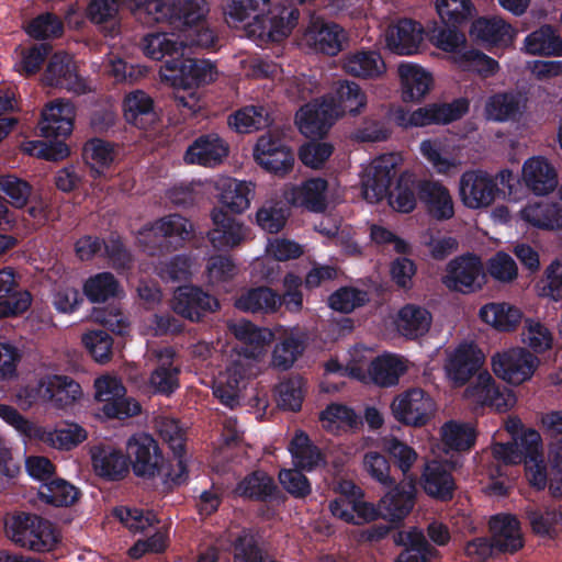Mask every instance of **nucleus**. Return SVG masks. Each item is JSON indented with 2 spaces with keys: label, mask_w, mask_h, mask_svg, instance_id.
Here are the masks:
<instances>
[{
  "label": "nucleus",
  "mask_w": 562,
  "mask_h": 562,
  "mask_svg": "<svg viewBox=\"0 0 562 562\" xmlns=\"http://www.w3.org/2000/svg\"><path fill=\"white\" fill-rule=\"evenodd\" d=\"M347 41V33L334 22L312 15L302 34V43L315 52L337 55Z\"/></svg>",
  "instance_id": "6ab92c4d"
},
{
  "label": "nucleus",
  "mask_w": 562,
  "mask_h": 562,
  "mask_svg": "<svg viewBox=\"0 0 562 562\" xmlns=\"http://www.w3.org/2000/svg\"><path fill=\"white\" fill-rule=\"evenodd\" d=\"M223 13L229 26L260 45L286 38L300 18L297 9L272 7L270 0H223Z\"/></svg>",
  "instance_id": "f257e3e1"
},
{
  "label": "nucleus",
  "mask_w": 562,
  "mask_h": 562,
  "mask_svg": "<svg viewBox=\"0 0 562 562\" xmlns=\"http://www.w3.org/2000/svg\"><path fill=\"white\" fill-rule=\"evenodd\" d=\"M521 179L524 184L539 196L550 194L558 187V172L542 156H533L524 162Z\"/></svg>",
  "instance_id": "7c9ffc66"
},
{
  "label": "nucleus",
  "mask_w": 562,
  "mask_h": 562,
  "mask_svg": "<svg viewBox=\"0 0 562 562\" xmlns=\"http://www.w3.org/2000/svg\"><path fill=\"white\" fill-rule=\"evenodd\" d=\"M233 547L234 562H274L258 544L256 537L247 530L228 535Z\"/></svg>",
  "instance_id": "bf43d9fd"
},
{
  "label": "nucleus",
  "mask_w": 562,
  "mask_h": 562,
  "mask_svg": "<svg viewBox=\"0 0 562 562\" xmlns=\"http://www.w3.org/2000/svg\"><path fill=\"white\" fill-rule=\"evenodd\" d=\"M45 402L57 411H69L83 398L79 382L65 374L44 375Z\"/></svg>",
  "instance_id": "bb28decb"
},
{
  "label": "nucleus",
  "mask_w": 562,
  "mask_h": 562,
  "mask_svg": "<svg viewBox=\"0 0 562 562\" xmlns=\"http://www.w3.org/2000/svg\"><path fill=\"white\" fill-rule=\"evenodd\" d=\"M213 228L209 232V240L215 249H233L250 239V228L241 221L228 215L223 209L211 211Z\"/></svg>",
  "instance_id": "412c9836"
},
{
  "label": "nucleus",
  "mask_w": 562,
  "mask_h": 562,
  "mask_svg": "<svg viewBox=\"0 0 562 562\" xmlns=\"http://www.w3.org/2000/svg\"><path fill=\"white\" fill-rule=\"evenodd\" d=\"M126 453L137 476L148 479L162 476L166 481L175 483L182 482L187 476V472L180 469L177 473H172L165 467L158 443L147 434L132 436L126 443Z\"/></svg>",
  "instance_id": "0eeeda50"
},
{
  "label": "nucleus",
  "mask_w": 562,
  "mask_h": 562,
  "mask_svg": "<svg viewBox=\"0 0 562 562\" xmlns=\"http://www.w3.org/2000/svg\"><path fill=\"white\" fill-rule=\"evenodd\" d=\"M536 291L540 297L553 302L562 300V255L555 257L546 267L541 279L536 284Z\"/></svg>",
  "instance_id": "774afa93"
},
{
  "label": "nucleus",
  "mask_w": 562,
  "mask_h": 562,
  "mask_svg": "<svg viewBox=\"0 0 562 562\" xmlns=\"http://www.w3.org/2000/svg\"><path fill=\"white\" fill-rule=\"evenodd\" d=\"M459 150L446 138L425 139L419 145L422 156L440 175H447L461 166Z\"/></svg>",
  "instance_id": "f704fd0d"
},
{
  "label": "nucleus",
  "mask_w": 562,
  "mask_h": 562,
  "mask_svg": "<svg viewBox=\"0 0 562 562\" xmlns=\"http://www.w3.org/2000/svg\"><path fill=\"white\" fill-rule=\"evenodd\" d=\"M419 198L427 214L436 221H448L454 216V200L450 190L440 181H423Z\"/></svg>",
  "instance_id": "72a5a7b5"
},
{
  "label": "nucleus",
  "mask_w": 562,
  "mask_h": 562,
  "mask_svg": "<svg viewBox=\"0 0 562 562\" xmlns=\"http://www.w3.org/2000/svg\"><path fill=\"white\" fill-rule=\"evenodd\" d=\"M541 437L536 430H527L521 438L510 443H495L494 458L504 464H517L524 459L526 476L533 487L542 490L547 485V470L541 453Z\"/></svg>",
  "instance_id": "20e7f679"
},
{
  "label": "nucleus",
  "mask_w": 562,
  "mask_h": 562,
  "mask_svg": "<svg viewBox=\"0 0 562 562\" xmlns=\"http://www.w3.org/2000/svg\"><path fill=\"white\" fill-rule=\"evenodd\" d=\"M125 120L139 128L155 120L154 100L143 90H134L125 95L123 101Z\"/></svg>",
  "instance_id": "6e6d98bb"
},
{
  "label": "nucleus",
  "mask_w": 562,
  "mask_h": 562,
  "mask_svg": "<svg viewBox=\"0 0 562 562\" xmlns=\"http://www.w3.org/2000/svg\"><path fill=\"white\" fill-rule=\"evenodd\" d=\"M220 204L235 214L246 212L256 195V183L232 177H222L215 182Z\"/></svg>",
  "instance_id": "393cba45"
},
{
  "label": "nucleus",
  "mask_w": 562,
  "mask_h": 562,
  "mask_svg": "<svg viewBox=\"0 0 562 562\" xmlns=\"http://www.w3.org/2000/svg\"><path fill=\"white\" fill-rule=\"evenodd\" d=\"M490 529L492 544L495 550L515 552L524 544L520 524L518 519L510 514H501L492 517L490 520Z\"/></svg>",
  "instance_id": "e433bc0d"
},
{
  "label": "nucleus",
  "mask_w": 562,
  "mask_h": 562,
  "mask_svg": "<svg viewBox=\"0 0 562 562\" xmlns=\"http://www.w3.org/2000/svg\"><path fill=\"white\" fill-rule=\"evenodd\" d=\"M228 329L236 339L245 345L238 351L256 361L265 355L267 346L273 339V334L269 329L259 328L246 319L231 322Z\"/></svg>",
  "instance_id": "473e14b6"
},
{
  "label": "nucleus",
  "mask_w": 562,
  "mask_h": 562,
  "mask_svg": "<svg viewBox=\"0 0 562 562\" xmlns=\"http://www.w3.org/2000/svg\"><path fill=\"white\" fill-rule=\"evenodd\" d=\"M257 361L249 359L239 351H233L226 360L213 384L214 395L226 406L237 404L240 392L250 379L257 374Z\"/></svg>",
  "instance_id": "1a4fd4ad"
},
{
  "label": "nucleus",
  "mask_w": 562,
  "mask_h": 562,
  "mask_svg": "<svg viewBox=\"0 0 562 562\" xmlns=\"http://www.w3.org/2000/svg\"><path fill=\"white\" fill-rule=\"evenodd\" d=\"M155 427L173 451L178 468L182 470V472H187L186 461L182 456L184 449L183 428L179 425L177 419L165 415L155 418Z\"/></svg>",
  "instance_id": "680f3d73"
},
{
  "label": "nucleus",
  "mask_w": 562,
  "mask_h": 562,
  "mask_svg": "<svg viewBox=\"0 0 562 562\" xmlns=\"http://www.w3.org/2000/svg\"><path fill=\"white\" fill-rule=\"evenodd\" d=\"M470 34L481 42L504 45L510 44L516 36L512 25L498 16L475 20L471 25Z\"/></svg>",
  "instance_id": "3c124183"
},
{
  "label": "nucleus",
  "mask_w": 562,
  "mask_h": 562,
  "mask_svg": "<svg viewBox=\"0 0 562 562\" xmlns=\"http://www.w3.org/2000/svg\"><path fill=\"white\" fill-rule=\"evenodd\" d=\"M331 514L348 524L361 525L378 517L375 507L360 498L338 496L329 504Z\"/></svg>",
  "instance_id": "603ef678"
},
{
  "label": "nucleus",
  "mask_w": 562,
  "mask_h": 562,
  "mask_svg": "<svg viewBox=\"0 0 562 562\" xmlns=\"http://www.w3.org/2000/svg\"><path fill=\"white\" fill-rule=\"evenodd\" d=\"M227 145L216 135L200 136L186 151L184 160L205 167L216 166L227 156Z\"/></svg>",
  "instance_id": "ea45409f"
},
{
  "label": "nucleus",
  "mask_w": 562,
  "mask_h": 562,
  "mask_svg": "<svg viewBox=\"0 0 562 562\" xmlns=\"http://www.w3.org/2000/svg\"><path fill=\"white\" fill-rule=\"evenodd\" d=\"M480 319L499 331L514 330L522 318L521 311L507 302H491L479 311Z\"/></svg>",
  "instance_id": "de8ad7c7"
},
{
  "label": "nucleus",
  "mask_w": 562,
  "mask_h": 562,
  "mask_svg": "<svg viewBox=\"0 0 562 562\" xmlns=\"http://www.w3.org/2000/svg\"><path fill=\"white\" fill-rule=\"evenodd\" d=\"M463 392V398L474 407L490 406L506 412L516 404L515 394L501 387L487 370L480 371Z\"/></svg>",
  "instance_id": "2eb2a0df"
},
{
  "label": "nucleus",
  "mask_w": 562,
  "mask_h": 562,
  "mask_svg": "<svg viewBox=\"0 0 562 562\" xmlns=\"http://www.w3.org/2000/svg\"><path fill=\"white\" fill-rule=\"evenodd\" d=\"M402 164V156L392 153L381 155L366 165L361 172L363 199L369 203H378L383 200Z\"/></svg>",
  "instance_id": "9b49d317"
},
{
  "label": "nucleus",
  "mask_w": 562,
  "mask_h": 562,
  "mask_svg": "<svg viewBox=\"0 0 562 562\" xmlns=\"http://www.w3.org/2000/svg\"><path fill=\"white\" fill-rule=\"evenodd\" d=\"M539 360L524 347H510L491 357L493 373L510 385H520L535 374Z\"/></svg>",
  "instance_id": "ddd939ff"
},
{
  "label": "nucleus",
  "mask_w": 562,
  "mask_h": 562,
  "mask_svg": "<svg viewBox=\"0 0 562 562\" xmlns=\"http://www.w3.org/2000/svg\"><path fill=\"white\" fill-rule=\"evenodd\" d=\"M192 232L193 225L189 220L170 214L145 225L138 231L136 239L145 252L156 256L182 246Z\"/></svg>",
  "instance_id": "39448f33"
},
{
  "label": "nucleus",
  "mask_w": 562,
  "mask_h": 562,
  "mask_svg": "<svg viewBox=\"0 0 562 562\" xmlns=\"http://www.w3.org/2000/svg\"><path fill=\"white\" fill-rule=\"evenodd\" d=\"M303 254L302 247L288 239L274 238L270 239L266 247V257L257 258L254 262V269L263 279L269 280L276 274L274 266L270 267V259L277 261H286L295 259Z\"/></svg>",
  "instance_id": "37998d69"
},
{
  "label": "nucleus",
  "mask_w": 562,
  "mask_h": 562,
  "mask_svg": "<svg viewBox=\"0 0 562 562\" xmlns=\"http://www.w3.org/2000/svg\"><path fill=\"white\" fill-rule=\"evenodd\" d=\"M422 484L428 495L443 501L451 498L454 488L448 465L437 460L425 464Z\"/></svg>",
  "instance_id": "49530a36"
},
{
  "label": "nucleus",
  "mask_w": 562,
  "mask_h": 562,
  "mask_svg": "<svg viewBox=\"0 0 562 562\" xmlns=\"http://www.w3.org/2000/svg\"><path fill=\"white\" fill-rule=\"evenodd\" d=\"M342 70L360 79H379L386 72V65L378 52L355 50L340 59Z\"/></svg>",
  "instance_id": "c9c22d12"
},
{
  "label": "nucleus",
  "mask_w": 562,
  "mask_h": 562,
  "mask_svg": "<svg viewBox=\"0 0 562 562\" xmlns=\"http://www.w3.org/2000/svg\"><path fill=\"white\" fill-rule=\"evenodd\" d=\"M121 0H91L87 7L86 15L98 26L105 36H116L120 33Z\"/></svg>",
  "instance_id": "8fccbe9b"
},
{
  "label": "nucleus",
  "mask_w": 562,
  "mask_h": 562,
  "mask_svg": "<svg viewBox=\"0 0 562 562\" xmlns=\"http://www.w3.org/2000/svg\"><path fill=\"white\" fill-rule=\"evenodd\" d=\"M440 436L446 451L463 452L474 446L476 431L469 423L450 420L441 426Z\"/></svg>",
  "instance_id": "13d9d810"
},
{
  "label": "nucleus",
  "mask_w": 562,
  "mask_h": 562,
  "mask_svg": "<svg viewBox=\"0 0 562 562\" xmlns=\"http://www.w3.org/2000/svg\"><path fill=\"white\" fill-rule=\"evenodd\" d=\"M76 114V108L69 100L55 99L47 102L37 124L40 135L46 139L65 142L72 134Z\"/></svg>",
  "instance_id": "a211bd4d"
},
{
  "label": "nucleus",
  "mask_w": 562,
  "mask_h": 562,
  "mask_svg": "<svg viewBox=\"0 0 562 562\" xmlns=\"http://www.w3.org/2000/svg\"><path fill=\"white\" fill-rule=\"evenodd\" d=\"M485 362L482 350L472 342H463L456 348L448 349L443 370L451 386H464L471 378L476 375Z\"/></svg>",
  "instance_id": "4468645a"
},
{
  "label": "nucleus",
  "mask_w": 562,
  "mask_h": 562,
  "mask_svg": "<svg viewBox=\"0 0 562 562\" xmlns=\"http://www.w3.org/2000/svg\"><path fill=\"white\" fill-rule=\"evenodd\" d=\"M5 533L16 546L35 552H49L60 540L59 533L49 521L27 514L9 519L5 522Z\"/></svg>",
  "instance_id": "423d86ee"
},
{
  "label": "nucleus",
  "mask_w": 562,
  "mask_h": 562,
  "mask_svg": "<svg viewBox=\"0 0 562 562\" xmlns=\"http://www.w3.org/2000/svg\"><path fill=\"white\" fill-rule=\"evenodd\" d=\"M281 305L282 297L266 286L249 289L243 292L235 301L236 308L251 313H273Z\"/></svg>",
  "instance_id": "5fc2aeb1"
},
{
  "label": "nucleus",
  "mask_w": 562,
  "mask_h": 562,
  "mask_svg": "<svg viewBox=\"0 0 562 562\" xmlns=\"http://www.w3.org/2000/svg\"><path fill=\"white\" fill-rule=\"evenodd\" d=\"M186 43L180 31L178 33L154 32L143 37L140 47L146 57L153 60H162L167 56L182 53Z\"/></svg>",
  "instance_id": "c03bdc74"
},
{
  "label": "nucleus",
  "mask_w": 562,
  "mask_h": 562,
  "mask_svg": "<svg viewBox=\"0 0 562 562\" xmlns=\"http://www.w3.org/2000/svg\"><path fill=\"white\" fill-rule=\"evenodd\" d=\"M469 110L467 99H458L449 104H429L412 111L414 127L431 124H448L463 116Z\"/></svg>",
  "instance_id": "58836bf2"
},
{
  "label": "nucleus",
  "mask_w": 562,
  "mask_h": 562,
  "mask_svg": "<svg viewBox=\"0 0 562 562\" xmlns=\"http://www.w3.org/2000/svg\"><path fill=\"white\" fill-rule=\"evenodd\" d=\"M92 465L95 473L116 480L127 472V461L123 453L111 446H98L91 451Z\"/></svg>",
  "instance_id": "864d4df0"
},
{
  "label": "nucleus",
  "mask_w": 562,
  "mask_h": 562,
  "mask_svg": "<svg viewBox=\"0 0 562 562\" xmlns=\"http://www.w3.org/2000/svg\"><path fill=\"white\" fill-rule=\"evenodd\" d=\"M437 411L438 405L431 394L418 386L397 393L390 404L393 418L404 426L414 428L428 425Z\"/></svg>",
  "instance_id": "6e6552de"
},
{
  "label": "nucleus",
  "mask_w": 562,
  "mask_h": 562,
  "mask_svg": "<svg viewBox=\"0 0 562 562\" xmlns=\"http://www.w3.org/2000/svg\"><path fill=\"white\" fill-rule=\"evenodd\" d=\"M160 78L172 88H199L214 82L217 70L205 59L169 60L159 69Z\"/></svg>",
  "instance_id": "f8f14e48"
},
{
  "label": "nucleus",
  "mask_w": 562,
  "mask_h": 562,
  "mask_svg": "<svg viewBox=\"0 0 562 562\" xmlns=\"http://www.w3.org/2000/svg\"><path fill=\"white\" fill-rule=\"evenodd\" d=\"M518 218L539 231L562 232V205L555 201H529L519 210Z\"/></svg>",
  "instance_id": "a878e982"
},
{
  "label": "nucleus",
  "mask_w": 562,
  "mask_h": 562,
  "mask_svg": "<svg viewBox=\"0 0 562 562\" xmlns=\"http://www.w3.org/2000/svg\"><path fill=\"white\" fill-rule=\"evenodd\" d=\"M374 353L372 349L357 346L349 351V359L345 366H341L337 360H329L325 364L327 374L336 373L340 376L349 375L353 379L367 382L369 381L371 363L374 361Z\"/></svg>",
  "instance_id": "a19ab883"
},
{
  "label": "nucleus",
  "mask_w": 562,
  "mask_h": 562,
  "mask_svg": "<svg viewBox=\"0 0 562 562\" xmlns=\"http://www.w3.org/2000/svg\"><path fill=\"white\" fill-rule=\"evenodd\" d=\"M116 155L115 146L101 138L88 140L82 148V159L92 177H106Z\"/></svg>",
  "instance_id": "a18cd8bd"
},
{
  "label": "nucleus",
  "mask_w": 562,
  "mask_h": 562,
  "mask_svg": "<svg viewBox=\"0 0 562 562\" xmlns=\"http://www.w3.org/2000/svg\"><path fill=\"white\" fill-rule=\"evenodd\" d=\"M327 190L328 182L325 179L311 178L300 184H286L282 196L292 206L319 213L327 209Z\"/></svg>",
  "instance_id": "5701e85b"
},
{
  "label": "nucleus",
  "mask_w": 562,
  "mask_h": 562,
  "mask_svg": "<svg viewBox=\"0 0 562 562\" xmlns=\"http://www.w3.org/2000/svg\"><path fill=\"white\" fill-rule=\"evenodd\" d=\"M172 308L190 321H199L204 313L218 310L220 303L199 286H180L175 292Z\"/></svg>",
  "instance_id": "cd10ccee"
},
{
  "label": "nucleus",
  "mask_w": 562,
  "mask_h": 562,
  "mask_svg": "<svg viewBox=\"0 0 562 562\" xmlns=\"http://www.w3.org/2000/svg\"><path fill=\"white\" fill-rule=\"evenodd\" d=\"M432 316L430 312L415 304L403 306L396 316L397 330L405 337L415 339L424 336L430 329Z\"/></svg>",
  "instance_id": "09e8293b"
},
{
  "label": "nucleus",
  "mask_w": 562,
  "mask_h": 562,
  "mask_svg": "<svg viewBox=\"0 0 562 562\" xmlns=\"http://www.w3.org/2000/svg\"><path fill=\"white\" fill-rule=\"evenodd\" d=\"M256 162L265 170L278 175H286L293 167L294 156L280 138L270 134L258 138L254 148Z\"/></svg>",
  "instance_id": "4be33fe9"
},
{
  "label": "nucleus",
  "mask_w": 562,
  "mask_h": 562,
  "mask_svg": "<svg viewBox=\"0 0 562 562\" xmlns=\"http://www.w3.org/2000/svg\"><path fill=\"white\" fill-rule=\"evenodd\" d=\"M397 75L402 99L406 102L422 101L434 87L432 74L418 64L402 61Z\"/></svg>",
  "instance_id": "c756f323"
},
{
  "label": "nucleus",
  "mask_w": 562,
  "mask_h": 562,
  "mask_svg": "<svg viewBox=\"0 0 562 562\" xmlns=\"http://www.w3.org/2000/svg\"><path fill=\"white\" fill-rule=\"evenodd\" d=\"M382 449L403 474V481L416 477L411 471L418 460V453L412 446L394 436H389L382 439Z\"/></svg>",
  "instance_id": "4d7b16f0"
},
{
  "label": "nucleus",
  "mask_w": 562,
  "mask_h": 562,
  "mask_svg": "<svg viewBox=\"0 0 562 562\" xmlns=\"http://www.w3.org/2000/svg\"><path fill=\"white\" fill-rule=\"evenodd\" d=\"M367 105V94L361 87L349 80L338 81L334 97L315 100L296 113V124L308 138L323 137L336 120L342 115L358 114Z\"/></svg>",
  "instance_id": "7ed1b4c3"
},
{
  "label": "nucleus",
  "mask_w": 562,
  "mask_h": 562,
  "mask_svg": "<svg viewBox=\"0 0 562 562\" xmlns=\"http://www.w3.org/2000/svg\"><path fill=\"white\" fill-rule=\"evenodd\" d=\"M407 371V363L404 359L384 355L374 359L371 363L369 380L381 386H391L398 382L402 374Z\"/></svg>",
  "instance_id": "052dcab7"
},
{
  "label": "nucleus",
  "mask_w": 562,
  "mask_h": 562,
  "mask_svg": "<svg viewBox=\"0 0 562 562\" xmlns=\"http://www.w3.org/2000/svg\"><path fill=\"white\" fill-rule=\"evenodd\" d=\"M416 495V477L400 482L379 502L378 516L390 521H397L409 514L414 507Z\"/></svg>",
  "instance_id": "c85d7f7f"
},
{
  "label": "nucleus",
  "mask_w": 562,
  "mask_h": 562,
  "mask_svg": "<svg viewBox=\"0 0 562 562\" xmlns=\"http://www.w3.org/2000/svg\"><path fill=\"white\" fill-rule=\"evenodd\" d=\"M524 49L530 55L561 56L562 40L551 26H542L525 38Z\"/></svg>",
  "instance_id": "0e129e2a"
},
{
  "label": "nucleus",
  "mask_w": 562,
  "mask_h": 562,
  "mask_svg": "<svg viewBox=\"0 0 562 562\" xmlns=\"http://www.w3.org/2000/svg\"><path fill=\"white\" fill-rule=\"evenodd\" d=\"M88 439V430L78 423L63 420L54 427L37 425L33 440L59 451H70Z\"/></svg>",
  "instance_id": "b1692460"
},
{
  "label": "nucleus",
  "mask_w": 562,
  "mask_h": 562,
  "mask_svg": "<svg viewBox=\"0 0 562 562\" xmlns=\"http://www.w3.org/2000/svg\"><path fill=\"white\" fill-rule=\"evenodd\" d=\"M18 281L12 269L0 270V318L15 316L25 312L31 305V295L18 290Z\"/></svg>",
  "instance_id": "4c0bfd02"
},
{
  "label": "nucleus",
  "mask_w": 562,
  "mask_h": 562,
  "mask_svg": "<svg viewBox=\"0 0 562 562\" xmlns=\"http://www.w3.org/2000/svg\"><path fill=\"white\" fill-rule=\"evenodd\" d=\"M458 193L461 203L470 210H482L491 206L501 194L496 180L482 170L462 173Z\"/></svg>",
  "instance_id": "dca6fc26"
},
{
  "label": "nucleus",
  "mask_w": 562,
  "mask_h": 562,
  "mask_svg": "<svg viewBox=\"0 0 562 562\" xmlns=\"http://www.w3.org/2000/svg\"><path fill=\"white\" fill-rule=\"evenodd\" d=\"M159 364L149 378V386L157 393L169 395L179 387V368L172 364L175 352L171 348L153 351Z\"/></svg>",
  "instance_id": "79ce46f5"
},
{
  "label": "nucleus",
  "mask_w": 562,
  "mask_h": 562,
  "mask_svg": "<svg viewBox=\"0 0 562 562\" xmlns=\"http://www.w3.org/2000/svg\"><path fill=\"white\" fill-rule=\"evenodd\" d=\"M42 83L47 87L61 88L77 94L90 91L85 78L78 75L74 58L64 52L54 54L42 76Z\"/></svg>",
  "instance_id": "aec40b11"
},
{
  "label": "nucleus",
  "mask_w": 562,
  "mask_h": 562,
  "mask_svg": "<svg viewBox=\"0 0 562 562\" xmlns=\"http://www.w3.org/2000/svg\"><path fill=\"white\" fill-rule=\"evenodd\" d=\"M83 293L90 302L100 303L121 296L123 290L112 273L100 272L86 280Z\"/></svg>",
  "instance_id": "e2e57ef3"
},
{
  "label": "nucleus",
  "mask_w": 562,
  "mask_h": 562,
  "mask_svg": "<svg viewBox=\"0 0 562 562\" xmlns=\"http://www.w3.org/2000/svg\"><path fill=\"white\" fill-rule=\"evenodd\" d=\"M145 22H168L180 27L186 47L209 48L215 44V34L206 25V0H145Z\"/></svg>",
  "instance_id": "f03ea898"
},
{
  "label": "nucleus",
  "mask_w": 562,
  "mask_h": 562,
  "mask_svg": "<svg viewBox=\"0 0 562 562\" xmlns=\"http://www.w3.org/2000/svg\"><path fill=\"white\" fill-rule=\"evenodd\" d=\"M416 183L414 177L408 173H402L395 188L386 194L390 206L400 213H411L417 205Z\"/></svg>",
  "instance_id": "338daca9"
},
{
  "label": "nucleus",
  "mask_w": 562,
  "mask_h": 562,
  "mask_svg": "<svg viewBox=\"0 0 562 562\" xmlns=\"http://www.w3.org/2000/svg\"><path fill=\"white\" fill-rule=\"evenodd\" d=\"M94 400L102 403L100 416L106 419H125L140 413L137 401L126 396L122 381L112 374H102L93 382Z\"/></svg>",
  "instance_id": "9d476101"
},
{
  "label": "nucleus",
  "mask_w": 562,
  "mask_h": 562,
  "mask_svg": "<svg viewBox=\"0 0 562 562\" xmlns=\"http://www.w3.org/2000/svg\"><path fill=\"white\" fill-rule=\"evenodd\" d=\"M442 283L450 290L461 293L475 292L486 283V274L481 259L464 255L449 261Z\"/></svg>",
  "instance_id": "f3484780"
},
{
  "label": "nucleus",
  "mask_w": 562,
  "mask_h": 562,
  "mask_svg": "<svg viewBox=\"0 0 562 562\" xmlns=\"http://www.w3.org/2000/svg\"><path fill=\"white\" fill-rule=\"evenodd\" d=\"M289 451L293 464L302 470L311 471L319 467L324 459L315 446L311 445L308 437L303 431H297L289 445Z\"/></svg>",
  "instance_id": "69168bd1"
},
{
  "label": "nucleus",
  "mask_w": 562,
  "mask_h": 562,
  "mask_svg": "<svg viewBox=\"0 0 562 562\" xmlns=\"http://www.w3.org/2000/svg\"><path fill=\"white\" fill-rule=\"evenodd\" d=\"M423 41V26L412 20H401L390 25L385 32L386 47L397 55L418 53Z\"/></svg>",
  "instance_id": "2f4dec72"
}]
</instances>
